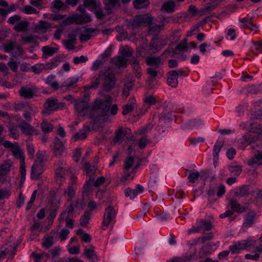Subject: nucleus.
<instances>
[{
    "label": "nucleus",
    "instance_id": "864d4df0",
    "mask_svg": "<svg viewBox=\"0 0 262 262\" xmlns=\"http://www.w3.org/2000/svg\"><path fill=\"white\" fill-rule=\"evenodd\" d=\"M199 224L200 225L203 226L202 230L205 231H209L211 229L212 226L211 222L210 221H207L206 220H201L199 221Z\"/></svg>",
    "mask_w": 262,
    "mask_h": 262
},
{
    "label": "nucleus",
    "instance_id": "603ef678",
    "mask_svg": "<svg viewBox=\"0 0 262 262\" xmlns=\"http://www.w3.org/2000/svg\"><path fill=\"white\" fill-rule=\"evenodd\" d=\"M45 69V65L42 63H37L31 67V70L35 74H39Z\"/></svg>",
    "mask_w": 262,
    "mask_h": 262
},
{
    "label": "nucleus",
    "instance_id": "7c9ffc66",
    "mask_svg": "<svg viewBox=\"0 0 262 262\" xmlns=\"http://www.w3.org/2000/svg\"><path fill=\"white\" fill-rule=\"evenodd\" d=\"M13 155L20 160L21 165L25 164V156L20 148L16 146L14 147L12 150Z\"/></svg>",
    "mask_w": 262,
    "mask_h": 262
},
{
    "label": "nucleus",
    "instance_id": "e2e57ef3",
    "mask_svg": "<svg viewBox=\"0 0 262 262\" xmlns=\"http://www.w3.org/2000/svg\"><path fill=\"white\" fill-rule=\"evenodd\" d=\"M60 253V249L57 247L54 248L48 251V253L46 254V256L48 258H49L50 255H51L53 257H55L56 256L59 255Z\"/></svg>",
    "mask_w": 262,
    "mask_h": 262
},
{
    "label": "nucleus",
    "instance_id": "4be33fe9",
    "mask_svg": "<svg viewBox=\"0 0 262 262\" xmlns=\"http://www.w3.org/2000/svg\"><path fill=\"white\" fill-rule=\"evenodd\" d=\"M130 63L132 65V69L135 73L136 77L140 78L141 76L142 72L139 61L135 58H132L130 60Z\"/></svg>",
    "mask_w": 262,
    "mask_h": 262
},
{
    "label": "nucleus",
    "instance_id": "37998d69",
    "mask_svg": "<svg viewBox=\"0 0 262 262\" xmlns=\"http://www.w3.org/2000/svg\"><path fill=\"white\" fill-rule=\"evenodd\" d=\"M40 126L42 132L46 133L51 132L53 129V125L48 121H43Z\"/></svg>",
    "mask_w": 262,
    "mask_h": 262
},
{
    "label": "nucleus",
    "instance_id": "393cba45",
    "mask_svg": "<svg viewBox=\"0 0 262 262\" xmlns=\"http://www.w3.org/2000/svg\"><path fill=\"white\" fill-rule=\"evenodd\" d=\"M113 63L118 68L126 67L128 60L124 57L119 56L114 57L112 60Z\"/></svg>",
    "mask_w": 262,
    "mask_h": 262
},
{
    "label": "nucleus",
    "instance_id": "58836bf2",
    "mask_svg": "<svg viewBox=\"0 0 262 262\" xmlns=\"http://www.w3.org/2000/svg\"><path fill=\"white\" fill-rule=\"evenodd\" d=\"M229 170L232 174L238 176L242 172V167L236 164H232L229 166Z\"/></svg>",
    "mask_w": 262,
    "mask_h": 262
},
{
    "label": "nucleus",
    "instance_id": "b1692460",
    "mask_svg": "<svg viewBox=\"0 0 262 262\" xmlns=\"http://www.w3.org/2000/svg\"><path fill=\"white\" fill-rule=\"evenodd\" d=\"M94 247L91 246L89 248L84 250V255L91 260V262H97V257L94 250Z\"/></svg>",
    "mask_w": 262,
    "mask_h": 262
},
{
    "label": "nucleus",
    "instance_id": "13d9d810",
    "mask_svg": "<svg viewBox=\"0 0 262 262\" xmlns=\"http://www.w3.org/2000/svg\"><path fill=\"white\" fill-rule=\"evenodd\" d=\"M21 11L27 14H34L37 12L35 8L30 5L25 6L23 9H21Z\"/></svg>",
    "mask_w": 262,
    "mask_h": 262
},
{
    "label": "nucleus",
    "instance_id": "2eb2a0df",
    "mask_svg": "<svg viewBox=\"0 0 262 262\" xmlns=\"http://www.w3.org/2000/svg\"><path fill=\"white\" fill-rule=\"evenodd\" d=\"M143 187L139 184H138L136 185L135 189H132L129 187L126 188L124 193L126 196L129 197L130 199H134L139 194L143 193Z\"/></svg>",
    "mask_w": 262,
    "mask_h": 262
},
{
    "label": "nucleus",
    "instance_id": "4c0bfd02",
    "mask_svg": "<svg viewBox=\"0 0 262 262\" xmlns=\"http://www.w3.org/2000/svg\"><path fill=\"white\" fill-rule=\"evenodd\" d=\"M91 215V212L90 211H85L84 214L80 219V224L81 226H85L89 223Z\"/></svg>",
    "mask_w": 262,
    "mask_h": 262
},
{
    "label": "nucleus",
    "instance_id": "7ed1b4c3",
    "mask_svg": "<svg viewBox=\"0 0 262 262\" xmlns=\"http://www.w3.org/2000/svg\"><path fill=\"white\" fill-rule=\"evenodd\" d=\"M91 20V16L85 13L83 14H76L64 19L61 24V27L68 26L71 24L76 23L81 24L82 23H88Z\"/></svg>",
    "mask_w": 262,
    "mask_h": 262
},
{
    "label": "nucleus",
    "instance_id": "49530a36",
    "mask_svg": "<svg viewBox=\"0 0 262 262\" xmlns=\"http://www.w3.org/2000/svg\"><path fill=\"white\" fill-rule=\"evenodd\" d=\"M84 6L90 8L91 10H95L99 6L95 0H84Z\"/></svg>",
    "mask_w": 262,
    "mask_h": 262
},
{
    "label": "nucleus",
    "instance_id": "5fc2aeb1",
    "mask_svg": "<svg viewBox=\"0 0 262 262\" xmlns=\"http://www.w3.org/2000/svg\"><path fill=\"white\" fill-rule=\"evenodd\" d=\"M134 163V159L130 156H128L127 159L124 161V168L126 171L129 169L133 166Z\"/></svg>",
    "mask_w": 262,
    "mask_h": 262
},
{
    "label": "nucleus",
    "instance_id": "9d476101",
    "mask_svg": "<svg viewBox=\"0 0 262 262\" xmlns=\"http://www.w3.org/2000/svg\"><path fill=\"white\" fill-rule=\"evenodd\" d=\"M130 132V129L128 128H123V127H120L115 132V135L113 140L114 144H120L124 140V136L126 134H128Z\"/></svg>",
    "mask_w": 262,
    "mask_h": 262
},
{
    "label": "nucleus",
    "instance_id": "1a4fd4ad",
    "mask_svg": "<svg viewBox=\"0 0 262 262\" xmlns=\"http://www.w3.org/2000/svg\"><path fill=\"white\" fill-rule=\"evenodd\" d=\"M258 140V136L253 134H246L241 138L238 141V145L242 149Z\"/></svg>",
    "mask_w": 262,
    "mask_h": 262
},
{
    "label": "nucleus",
    "instance_id": "6e6d98bb",
    "mask_svg": "<svg viewBox=\"0 0 262 262\" xmlns=\"http://www.w3.org/2000/svg\"><path fill=\"white\" fill-rule=\"evenodd\" d=\"M103 1L108 9L114 8L119 2V0H103Z\"/></svg>",
    "mask_w": 262,
    "mask_h": 262
},
{
    "label": "nucleus",
    "instance_id": "052dcab7",
    "mask_svg": "<svg viewBox=\"0 0 262 262\" xmlns=\"http://www.w3.org/2000/svg\"><path fill=\"white\" fill-rule=\"evenodd\" d=\"M149 30L148 32L149 33H155L159 32L163 27L162 25H154L152 22H151V25L148 26Z\"/></svg>",
    "mask_w": 262,
    "mask_h": 262
},
{
    "label": "nucleus",
    "instance_id": "f03ea898",
    "mask_svg": "<svg viewBox=\"0 0 262 262\" xmlns=\"http://www.w3.org/2000/svg\"><path fill=\"white\" fill-rule=\"evenodd\" d=\"M112 103V97L107 96L105 100L96 99L92 106L93 111L99 110L100 115L102 117L107 115Z\"/></svg>",
    "mask_w": 262,
    "mask_h": 262
},
{
    "label": "nucleus",
    "instance_id": "c03bdc74",
    "mask_svg": "<svg viewBox=\"0 0 262 262\" xmlns=\"http://www.w3.org/2000/svg\"><path fill=\"white\" fill-rule=\"evenodd\" d=\"M43 55H47L48 56H52L55 54L57 49L55 48L50 47L49 46H45L42 49Z\"/></svg>",
    "mask_w": 262,
    "mask_h": 262
},
{
    "label": "nucleus",
    "instance_id": "f8f14e48",
    "mask_svg": "<svg viewBox=\"0 0 262 262\" xmlns=\"http://www.w3.org/2000/svg\"><path fill=\"white\" fill-rule=\"evenodd\" d=\"M68 167L66 164L62 161L57 163V168L55 171V176L57 181H61V179L68 172Z\"/></svg>",
    "mask_w": 262,
    "mask_h": 262
},
{
    "label": "nucleus",
    "instance_id": "a19ab883",
    "mask_svg": "<svg viewBox=\"0 0 262 262\" xmlns=\"http://www.w3.org/2000/svg\"><path fill=\"white\" fill-rule=\"evenodd\" d=\"M202 123V122L200 120H196V119H193V120H190L188 121H187V122H186L184 125H183V128H191V127H195V126H199L200 124H201Z\"/></svg>",
    "mask_w": 262,
    "mask_h": 262
},
{
    "label": "nucleus",
    "instance_id": "680f3d73",
    "mask_svg": "<svg viewBox=\"0 0 262 262\" xmlns=\"http://www.w3.org/2000/svg\"><path fill=\"white\" fill-rule=\"evenodd\" d=\"M28 105H30L29 104H28L27 103L22 102L15 104L14 105L13 108H14V111L16 112L20 111L24 109L26 110V108L28 107Z\"/></svg>",
    "mask_w": 262,
    "mask_h": 262
},
{
    "label": "nucleus",
    "instance_id": "a878e982",
    "mask_svg": "<svg viewBox=\"0 0 262 262\" xmlns=\"http://www.w3.org/2000/svg\"><path fill=\"white\" fill-rule=\"evenodd\" d=\"M10 165L5 163L0 166V183L4 182L6 180V176L10 171Z\"/></svg>",
    "mask_w": 262,
    "mask_h": 262
},
{
    "label": "nucleus",
    "instance_id": "9b49d317",
    "mask_svg": "<svg viewBox=\"0 0 262 262\" xmlns=\"http://www.w3.org/2000/svg\"><path fill=\"white\" fill-rule=\"evenodd\" d=\"M182 73L180 70L170 71L168 73L167 83L172 88H176L178 85V76Z\"/></svg>",
    "mask_w": 262,
    "mask_h": 262
},
{
    "label": "nucleus",
    "instance_id": "6ab92c4d",
    "mask_svg": "<svg viewBox=\"0 0 262 262\" xmlns=\"http://www.w3.org/2000/svg\"><path fill=\"white\" fill-rule=\"evenodd\" d=\"M54 153L56 156H60L64 150L63 144L61 140L56 137L54 142Z\"/></svg>",
    "mask_w": 262,
    "mask_h": 262
},
{
    "label": "nucleus",
    "instance_id": "338daca9",
    "mask_svg": "<svg viewBox=\"0 0 262 262\" xmlns=\"http://www.w3.org/2000/svg\"><path fill=\"white\" fill-rule=\"evenodd\" d=\"M157 68H148L147 69V73L151 77V80L154 79L158 74V71L157 70Z\"/></svg>",
    "mask_w": 262,
    "mask_h": 262
},
{
    "label": "nucleus",
    "instance_id": "de8ad7c7",
    "mask_svg": "<svg viewBox=\"0 0 262 262\" xmlns=\"http://www.w3.org/2000/svg\"><path fill=\"white\" fill-rule=\"evenodd\" d=\"M223 145V142L221 141H217L213 147V156L214 158L219 157V154L220 151L221 147Z\"/></svg>",
    "mask_w": 262,
    "mask_h": 262
},
{
    "label": "nucleus",
    "instance_id": "2f4dec72",
    "mask_svg": "<svg viewBox=\"0 0 262 262\" xmlns=\"http://www.w3.org/2000/svg\"><path fill=\"white\" fill-rule=\"evenodd\" d=\"M89 130V129L88 127H84L83 130H79L73 136L72 138L73 140L74 141H76L79 140L85 139L87 137L86 132Z\"/></svg>",
    "mask_w": 262,
    "mask_h": 262
},
{
    "label": "nucleus",
    "instance_id": "ea45409f",
    "mask_svg": "<svg viewBox=\"0 0 262 262\" xmlns=\"http://www.w3.org/2000/svg\"><path fill=\"white\" fill-rule=\"evenodd\" d=\"M28 23L27 21H21L17 23L14 27V29L17 32H22L27 29Z\"/></svg>",
    "mask_w": 262,
    "mask_h": 262
},
{
    "label": "nucleus",
    "instance_id": "423d86ee",
    "mask_svg": "<svg viewBox=\"0 0 262 262\" xmlns=\"http://www.w3.org/2000/svg\"><path fill=\"white\" fill-rule=\"evenodd\" d=\"M64 105V103L58 102L57 99L55 98H48L44 104L45 112L48 113L49 112L55 111L59 108H63Z\"/></svg>",
    "mask_w": 262,
    "mask_h": 262
},
{
    "label": "nucleus",
    "instance_id": "aec40b11",
    "mask_svg": "<svg viewBox=\"0 0 262 262\" xmlns=\"http://www.w3.org/2000/svg\"><path fill=\"white\" fill-rule=\"evenodd\" d=\"M255 218V213L253 211H250L246 215L244 222L243 223V228L247 229L251 226L254 223Z\"/></svg>",
    "mask_w": 262,
    "mask_h": 262
},
{
    "label": "nucleus",
    "instance_id": "4d7b16f0",
    "mask_svg": "<svg viewBox=\"0 0 262 262\" xmlns=\"http://www.w3.org/2000/svg\"><path fill=\"white\" fill-rule=\"evenodd\" d=\"M144 105L146 107V109H147L149 108L151 105L156 103V99L153 96H149L146 97L144 99Z\"/></svg>",
    "mask_w": 262,
    "mask_h": 262
},
{
    "label": "nucleus",
    "instance_id": "473e14b6",
    "mask_svg": "<svg viewBox=\"0 0 262 262\" xmlns=\"http://www.w3.org/2000/svg\"><path fill=\"white\" fill-rule=\"evenodd\" d=\"M141 25H146L148 26L151 25L153 21V17L149 14H145L138 15Z\"/></svg>",
    "mask_w": 262,
    "mask_h": 262
},
{
    "label": "nucleus",
    "instance_id": "c756f323",
    "mask_svg": "<svg viewBox=\"0 0 262 262\" xmlns=\"http://www.w3.org/2000/svg\"><path fill=\"white\" fill-rule=\"evenodd\" d=\"M190 183H195L198 181H202V183L204 184L205 180L203 176L198 171L190 172L188 177Z\"/></svg>",
    "mask_w": 262,
    "mask_h": 262
},
{
    "label": "nucleus",
    "instance_id": "c85d7f7f",
    "mask_svg": "<svg viewBox=\"0 0 262 262\" xmlns=\"http://www.w3.org/2000/svg\"><path fill=\"white\" fill-rule=\"evenodd\" d=\"M95 31L94 29L90 28L82 32L79 36L81 41L85 42L89 40L92 37V33H94Z\"/></svg>",
    "mask_w": 262,
    "mask_h": 262
},
{
    "label": "nucleus",
    "instance_id": "c9c22d12",
    "mask_svg": "<svg viewBox=\"0 0 262 262\" xmlns=\"http://www.w3.org/2000/svg\"><path fill=\"white\" fill-rule=\"evenodd\" d=\"M36 158L35 163L43 164L47 161V152L45 151H39L36 154Z\"/></svg>",
    "mask_w": 262,
    "mask_h": 262
},
{
    "label": "nucleus",
    "instance_id": "a211bd4d",
    "mask_svg": "<svg viewBox=\"0 0 262 262\" xmlns=\"http://www.w3.org/2000/svg\"><path fill=\"white\" fill-rule=\"evenodd\" d=\"M253 192L252 187L249 185H243L238 187L234 192L236 196L243 197L248 196Z\"/></svg>",
    "mask_w": 262,
    "mask_h": 262
},
{
    "label": "nucleus",
    "instance_id": "20e7f679",
    "mask_svg": "<svg viewBox=\"0 0 262 262\" xmlns=\"http://www.w3.org/2000/svg\"><path fill=\"white\" fill-rule=\"evenodd\" d=\"M116 214L117 211L113 207L109 206L105 209L102 222L103 230H105L108 226L112 225L115 223Z\"/></svg>",
    "mask_w": 262,
    "mask_h": 262
},
{
    "label": "nucleus",
    "instance_id": "69168bd1",
    "mask_svg": "<svg viewBox=\"0 0 262 262\" xmlns=\"http://www.w3.org/2000/svg\"><path fill=\"white\" fill-rule=\"evenodd\" d=\"M106 61V59H104L103 60H101L97 59L95 60L92 66V70L94 71H97L99 68L104 63V62Z\"/></svg>",
    "mask_w": 262,
    "mask_h": 262
},
{
    "label": "nucleus",
    "instance_id": "8fccbe9b",
    "mask_svg": "<svg viewBox=\"0 0 262 262\" xmlns=\"http://www.w3.org/2000/svg\"><path fill=\"white\" fill-rule=\"evenodd\" d=\"M15 43L12 41H9L4 45V49L6 52L12 53L15 49Z\"/></svg>",
    "mask_w": 262,
    "mask_h": 262
},
{
    "label": "nucleus",
    "instance_id": "0e129e2a",
    "mask_svg": "<svg viewBox=\"0 0 262 262\" xmlns=\"http://www.w3.org/2000/svg\"><path fill=\"white\" fill-rule=\"evenodd\" d=\"M78 205V201H71L70 205L67 207L66 211L70 214L72 213L75 209L77 207Z\"/></svg>",
    "mask_w": 262,
    "mask_h": 262
},
{
    "label": "nucleus",
    "instance_id": "cd10ccee",
    "mask_svg": "<svg viewBox=\"0 0 262 262\" xmlns=\"http://www.w3.org/2000/svg\"><path fill=\"white\" fill-rule=\"evenodd\" d=\"M50 25L46 22L43 21H40L37 25H36L34 28V30L37 33H43L47 32L48 29L50 28Z\"/></svg>",
    "mask_w": 262,
    "mask_h": 262
},
{
    "label": "nucleus",
    "instance_id": "09e8293b",
    "mask_svg": "<svg viewBox=\"0 0 262 262\" xmlns=\"http://www.w3.org/2000/svg\"><path fill=\"white\" fill-rule=\"evenodd\" d=\"M149 4L148 0H135L134 2V5L135 8L139 9L144 6H147Z\"/></svg>",
    "mask_w": 262,
    "mask_h": 262
},
{
    "label": "nucleus",
    "instance_id": "f257e3e1",
    "mask_svg": "<svg viewBox=\"0 0 262 262\" xmlns=\"http://www.w3.org/2000/svg\"><path fill=\"white\" fill-rule=\"evenodd\" d=\"M116 77L110 68L107 67L99 72L97 77H94L91 84L88 86V89H96L100 82L103 91L109 92L115 87Z\"/></svg>",
    "mask_w": 262,
    "mask_h": 262
},
{
    "label": "nucleus",
    "instance_id": "3c124183",
    "mask_svg": "<svg viewBox=\"0 0 262 262\" xmlns=\"http://www.w3.org/2000/svg\"><path fill=\"white\" fill-rule=\"evenodd\" d=\"M155 124L156 123L155 122L151 121L150 123L147 124L146 126L139 130V133L140 135H143L150 131L152 128V127L155 125Z\"/></svg>",
    "mask_w": 262,
    "mask_h": 262
},
{
    "label": "nucleus",
    "instance_id": "bb28decb",
    "mask_svg": "<svg viewBox=\"0 0 262 262\" xmlns=\"http://www.w3.org/2000/svg\"><path fill=\"white\" fill-rule=\"evenodd\" d=\"M136 100L134 98H130L127 104L123 106L122 114L125 116L128 113L132 112L135 106Z\"/></svg>",
    "mask_w": 262,
    "mask_h": 262
},
{
    "label": "nucleus",
    "instance_id": "5701e85b",
    "mask_svg": "<svg viewBox=\"0 0 262 262\" xmlns=\"http://www.w3.org/2000/svg\"><path fill=\"white\" fill-rule=\"evenodd\" d=\"M231 211L237 212L238 213H242L245 210V208L239 204L237 201L233 199H230L228 202Z\"/></svg>",
    "mask_w": 262,
    "mask_h": 262
},
{
    "label": "nucleus",
    "instance_id": "4468645a",
    "mask_svg": "<svg viewBox=\"0 0 262 262\" xmlns=\"http://www.w3.org/2000/svg\"><path fill=\"white\" fill-rule=\"evenodd\" d=\"M162 59L163 58L161 56L156 57L149 56L145 58V61L149 66L155 68H159L163 63Z\"/></svg>",
    "mask_w": 262,
    "mask_h": 262
},
{
    "label": "nucleus",
    "instance_id": "f3484780",
    "mask_svg": "<svg viewBox=\"0 0 262 262\" xmlns=\"http://www.w3.org/2000/svg\"><path fill=\"white\" fill-rule=\"evenodd\" d=\"M184 262H190L193 260H197L196 249L195 247H190L189 250L182 256Z\"/></svg>",
    "mask_w": 262,
    "mask_h": 262
},
{
    "label": "nucleus",
    "instance_id": "39448f33",
    "mask_svg": "<svg viewBox=\"0 0 262 262\" xmlns=\"http://www.w3.org/2000/svg\"><path fill=\"white\" fill-rule=\"evenodd\" d=\"M254 244V241L252 240L246 239L238 241L234 243L232 245L229 247L230 252L233 253H237L241 250L245 249L246 248L253 246Z\"/></svg>",
    "mask_w": 262,
    "mask_h": 262
},
{
    "label": "nucleus",
    "instance_id": "a18cd8bd",
    "mask_svg": "<svg viewBox=\"0 0 262 262\" xmlns=\"http://www.w3.org/2000/svg\"><path fill=\"white\" fill-rule=\"evenodd\" d=\"M53 237L49 236L45 237V241L42 243V246L46 249H49L54 245Z\"/></svg>",
    "mask_w": 262,
    "mask_h": 262
},
{
    "label": "nucleus",
    "instance_id": "774afa93",
    "mask_svg": "<svg viewBox=\"0 0 262 262\" xmlns=\"http://www.w3.org/2000/svg\"><path fill=\"white\" fill-rule=\"evenodd\" d=\"M66 194L70 199L74 197L75 194V188L73 186L69 185L67 189L64 191V194Z\"/></svg>",
    "mask_w": 262,
    "mask_h": 262
},
{
    "label": "nucleus",
    "instance_id": "72a5a7b5",
    "mask_svg": "<svg viewBox=\"0 0 262 262\" xmlns=\"http://www.w3.org/2000/svg\"><path fill=\"white\" fill-rule=\"evenodd\" d=\"M176 5L174 2L170 1L165 2L161 7V10L171 13L175 11Z\"/></svg>",
    "mask_w": 262,
    "mask_h": 262
},
{
    "label": "nucleus",
    "instance_id": "f704fd0d",
    "mask_svg": "<svg viewBox=\"0 0 262 262\" xmlns=\"http://www.w3.org/2000/svg\"><path fill=\"white\" fill-rule=\"evenodd\" d=\"M21 41L25 43H30L34 42L38 37L34 34L20 35Z\"/></svg>",
    "mask_w": 262,
    "mask_h": 262
},
{
    "label": "nucleus",
    "instance_id": "0eeeda50",
    "mask_svg": "<svg viewBox=\"0 0 262 262\" xmlns=\"http://www.w3.org/2000/svg\"><path fill=\"white\" fill-rule=\"evenodd\" d=\"M18 127L20 129L21 133L26 136H30L33 134L36 135L39 134L38 130L23 119L20 120Z\"/></svg>",
    "mask_w": 262,
    "mask_h": 262
},
{
    "label": "nucleus",
    "instance_id": "6e6552de",
    "mask_svg": "<svg viewBox=\"0 0 262 262\" xmlns=\"http://www.w3.org/2000/svg\"><path fill=\"white\" fill-rule=\"evenodd\" d=\"M75 107L78 115L80 116L89 115L90 113L93 111L92 107H91L85 101H76L75 103Z\"/></svg>",
    "mask_w": 262,
    "mask_h": 262
},
{
    "label": "nucleus",
    "instance_id": "dca6fc26",
    "mask_svg": "<svg viewBox=\"0 0 262 262\" xmlns=\"http://www.w3.org/2000/svg\"><path fill=\"white\" fill-rule=\"evenodd\" d=\"M35 91L36 88H35L23 86L19 90V94L22 97L31 99L35 95Z\"/></svg>",
    "mask_w": 262,
    "mask_h": 262
},
{
    "label": "nucleus",
    "instance_id": "79ce46f5",
    "mask_svg": "<svg viewBox=\"0 0 262 262\" xmlns=\"http://www.w3.org/2000/svg\"><path fill=\"white\" fill-rule=\"evenodd\" d=\"M78 80L79 78L77 77H70L63 82L62 86L67 87L73 86L78 82Z\"/></svg>",
    "mask_w": 262,
    "mask_h": 262
},
{
    "label": "nucleus",
    "instance_id": "e433bc0d",
    "mask_svg": "<svg viewBox=\"0 0 262 262\" xmlns=\"http://www.w3.org/2000/svg\"><path fill=\"white\" fill-rule=\"evenodd\" d=\"M64 6V4L60 0H54L51 5V9L53 12L60 10Z\"/></svg>",
    "mask_w": 262,
    "mask_h": 262
},
{
    "label": "nucleus",
    "instance_id": "bf43d9fd",
    "mask_svg": "<svg viewBox=\"0 0 262 262\" xmlns=\"http://www.w3.org/2000/svg\"><path fill=\"white\" fill-rule=\"evenodd\" d=\"M94 178L91 177L89 180L86 181L83 186L84 192L88 193L91 190L92 184V183L94 182Z\"/></svg>",
    "mask_w": 262,
    "mask_h": 262
},
{
    "label": "nucleus",
    "instance_id": "412c9836",
    "mask_svg": "<svg viewBox=\"0 0 262 262\" xmlns=\"http://www.w3.org/2000/svg\"><path fill=\"white\" fill-rule=\"evenodd\" d=\"M37 112V109L34 106L28 105L24 111L23 116L27 121H31L32 119V116Z\"/></svg>",
    "mask_w": 262,
    "mask_h": 262
},
{
    "label": "nucleus",
    "instance_id": "ddd939ff",
    "mask_svg": "<svg viewBox=\"0 0 262 262\" xmlns=\"http://www.w3.org/2000/svg\"><path fill=\"white\" fill-rule=\"evenodd\" d=\"M43 171V164L34 162L31 167V179L35 180L38 179Z\"/></svg>",
    "mask_w": 262,
    "mask_h": 262
}]
</instances>
